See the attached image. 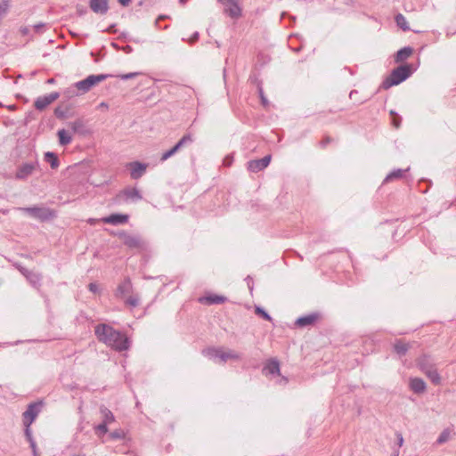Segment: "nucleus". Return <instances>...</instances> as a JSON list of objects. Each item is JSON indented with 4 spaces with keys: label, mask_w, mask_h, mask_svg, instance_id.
<instances>
[{
    "label": "nucleus",
    "mask_w": 456,
    "mask_h": 456,
    "mask_svg": "<svg viewBox=\"0 0 456 456\" xmlns=\"http://www.w3.org/2000/svg\"><path fill=\"white\" fill-rule=\"evenodd\" d=\"M95 335L101 342L115 350H126L129 346L127 338L107 324L97 325Z\"/></svg>",
    "instance_id": "nucleus-1"
},
{
    "label": "nucleus",
    "mask_w": 456,
    "mask_h": 456,
    "mask_svg": "<svg viewBox=\"0 0 456 456\" xmlns=\"http://www.w3.org/2000/svg\"><path fill=\"white\" fill-rule=\"evenodd\" d=\"M203 355L214 360L216 362H226L227 361H237L240 358L239 353L225 349L224 347H208L202 351Z\"/></svg>",
    "instance_id": "nucleus-2"
},
{
    "label": "nucleus",
    "mask_w": 456,
    "mask_h": 456,
    "mask_svg": "<svg viewBox=\"0 0 456 456\" xmlns=\"http://www.w3.org/2000/svg\"><path fill=\"white\" fill-rule=\"evenodd\" d=\"M411 75V70L408 66H399L395 69L389 77H387L382 83L383 89H388L393 86L399 85Z\"/></svg>",
    "instance_id": "nucleus-3"
},
{
    "label": "nucleus",
    "mask_w": 456,
    "mask_h": 456,
    "mask_svg": "<svg viewBox=\"0 0 456 456\" xmlns=\"http://www.w3.org/2000/svg\"><path fill=\"white\" fill-rule=\"evenodd\" d=\"M110 74L90 75L86 78L74 84V87L81 92V94L87 93L93 86L102 82L108 77H112Z\"/></svg>",
    "instance_id": "nucleus-4"
},
{
    "label": "nucleus",
    "mask_w": 456,
    "mask_h": 456,
    "mask_svg": "<svg viewBox=\"0 0 456 456\" xmlns=\"http://www.w3.org/2000/svg\"><path fill=\"white\" fill-rule=\"evenodd\" d=\"M19 210L29 215L30 216H32L36 219L41 220V221L49 220L55 216L54 212L47 208H42V207L20 208Z\"/></svg>",
    "instance_id": "nucleus-5"
},
{
    "label": "nucleus",
    "mask_w": 456,
    "mask_h": 456,
    "mask_svg": "<svg viewBox=\"0 0 456 456\" xmlns=\"http://www.w3.org/2000/svg\"><path fill=\"white\" fill-rule=\"evenodd\" d=\"M118 237L124 245L130 248L141 249L144 246V241L141 239V237L137 235L129 234L123 232L118 233Z\"/></svg>",
    "instance_id": "nucleus-6"
},
{
    "label": "nucleus",
    "mask_w": 456,
    "mask_h": 456,
    "mask_svg": "<svg viewBox=\"0 0 456 456\" xmlns=\"http://www.w3.org/2000/svg\"><path fill=\"white\" fill-rule=\"evenodd\" d=\"M40 409H41V403H30L28 406V409L22 414L23 425L25 427L31 426V424L34 422V420L39 414Z\"/></svg>",
    "instance_id": "nucleus-7"
},
{
    "label": "nucleus",
    "mask_w": 456,
    "mask_h": 456,
    "mask_svg": "<svg viewBox=\"0 0 456 456\" xmlns=\"http://www.w3.org/2000/svg\"><path fill=\"white\" fill-rule=\"evenodd\" d=\"M224 6V12L232 18L240 16L241 10L236 0H218Z\"/></svg>",
    "instance_id": "nucleus-8"
},
{
    "label": "nucleus",
    "mask_w": 456,
    "mask_h": 456,
    "mask_svg": "<svg viewBox=\"0 0 456 456\" xmlns=\"http://www.w3.org/2000/svg\"><path fill=\"white\" fill-rule=\"evenodd\" d=\"M59 93H51L47 95L38 97L35 102V108L38 110H45L48 105L59 98Z\"/></svg>",
    "instance_id": "nucleus-9"
},
{
    "label": "nucleus",
    "mask_w": 456,
    "mask_h": 456,
    "mask_svg": "<svg viewBox=\"0 0 456 456\" xmlns=\"http://www.w3.org/2000/svg\"><path fill=\"white\" fill-rule=\"evenodd\" d=\"M270 161L271 155H266L260 159L250 160L248 163V169L251 172L257 173L267 167V166L270 164Z\"/></svg>",
    "instance_id": "nucleus-10"
},
{
    "label": "nucleus",
    "mask_w": 456,
    "mask_h": 456,
    "mask_svg": "<svg viewBox=\"0 0 456 456\" xmlns=\"http://www.w3.org/2000/svg\"><path fill=\"white\" fill-rule=\"evenodd\" d=\"M130 175L133 179H138L142 176L147 169V164L134 161L129 163Z\"/></svg>",
    "instance_id": "nucleus-11"
},
{
    "label": "nucleus",
    "mask_w": 456,
    "mask_h": 456,
    "mask_svg": "<svg viewBox=\"0 0 456 456\" xmlns=\"http://www.w3.org/2000/svg\"><path fill=\"white\" fill-rule=\"evenodd\" d=\"M409 386L416 394H423L427 389L426 382L420 378H411L409 380Z\"/></svg>",
    "instance_id": "nucleus-12"
},
{
    "label": "nucleus",
    "mask_w": 456,
    "mask_h": 456,
    "mask_svg": "<svg viewBox=\"0 0 456 456\" xmlns=\"http://www.w3.org/2000/svg\"><path fill=\"white\" fill-rule=\"evenodd\" d=\"M35 169V165L31 163H26L20 166L16 172L17 179H26L28 175L32 174Z\"/></svg>",
    "instance_id": "nucleus-13"
},
{
    "label": "nucleus",
    "mask_w": 456,
    "mask_h": 456,
    "mask_svg": "<svg viewBox=\"0 0 456 456\" xmlns=\"http://www.w3.org/2000/svg\"><path fill=\"white\" fill-rule=\"evenodd\" d=\"M132 291L131 281L127 279L121 282L116 291V296L121 298H126Z\"/></svg>",
    "instance_id": "nucleus-14"
},
{
    "label": "nucleus",
    "mask_w": 456,
    "mask_h": 456,
    "mask_svg": "<svg viewBox=\"0 0 456 456\" xmlns=\"http://www.w3.org/2000/svg\"><path fill=\"white\" fill-rule=\"evenodd\" d=\"M90 8L96 13L103 14L108 11L107 0H91Z\"/></svg>",
    "instance_id": "nucleus-15"
},
{
    "label": "nucleus",
    "mask_w": 456,
    "mask_h": 456,
    "mask_svg": "<svg viewBox=\"0 0 456 456\" xmlns=\"http://www.w3.org/2000/svg\"><path fill=\"white\" fill-rule=\"evenodd\" d=\"M127 220L128 216L121 214H113L102 219L103 223L111 224H125Z\"/></svg>",
    "instance_id": "nucleus-16"
},
{
    "label": "nucleus",
    "mask_w": 456,
    "mask_h": 456,
    "mask_svg": "<svg viewBox=\"0 0 456 456\" xmlns=\"http://www.w3.org/2000/svg\"><path fill=\"white\" fill-rule=\"evenodd\" d=\"M424 374L430 379V381L434 385L441 384L442 379H441L440 374L438 373V370H437L436 365H433L428 370L426 368Z\"/></svg>",
    "instance_id": "nucleus-17"
},
{
    "label": "nucleus",
    "mask_w": 456,
    "mask_h": 456,
    "mask_svg": "<svg viewBox=\"0 0 456 456\" xmlns=\"http://www.w3.org/2000/svg\"><path fill=\"white\" fill-rule=\"evenodd\" d=\"M433 365H435V364L431 362L429 356H428V355L424 354V355L419 357L417 360V366L419 368V370L423 373L425 372L426 368L428 370Z\"/></svg>",
    "instance_id": "nucleus-18"
},
{
    "label": "nucleus",
    "mask_w": 456,
    "mask_h": 456,
    "mask_svg": "<svg viewBox=\"0 0 456 456\" xmlns=\"http://www.w3.org/2000/svg\"><path fill=\"white\" fill-rule=\"evenodd\" d=\"M123 195L126 200H131L133 201H137L142 199V196L139 191L135 188H128L123 191Z\"/></svg>",
    "instance_id": "nucleus-19"
},
{
    "label": "nucleus",
    "mask_w": 456,
    "mask_h": 456,
    "mask_svg": "<svg viewBox=\"0 0 456 456\" xmlns=\"http://www.w3.org/2000/svg\"><path fill=\"white\" fill-rule=\"evenodd\" d=\"M317 319L316 314H309L306 316H303L298 318L296 321V324L299 327H305L313 324Z\"/></svg>",
    "instance_id": "nucleus-20"
},
{
    "label": "nucleus",
    "mask_w": 456,
    "mask_h": 456,
    "mask_svg": "<svg viewBox=\"0 0 456 456\" xmlns=\"http://www.w3.org/2000/svg\"><path fill=\"white\" fill-rule=\"evenodd\" d=\"M58 137L61 145H67L72 141L71 134L65 129H61L58 131Z\"/></svg>",
    "instance_id": "nucleus-21"
},
{
    "label": "nucleus",
    "mask_w": 456,
    "mask_h": 456,
    "mask_svg": "<svg viewBox=\"0 0 456 456\" xmlns=\"http://www.w3.org/2000/svg\"><path fill=\"white\" fill-rule=\"evenodd\" d=\"M100 412L102 414L103 423L109 425L115 421V417H114L113 413L109 409H107L105 407H101Z\"/></svg>",
    "instance_id": "nucleus-22"
},
{
    "label": "nucleus",
    "mask_w": 456,
    "mask_h": 456,
    "mask_svg": "<svg viewBox=\"0 0 456 456\" xmlns=\"http://www.w3.org/2000/svg\"><path fill=\"white\" fill-rule=\"evenodd\" d=\"M412 53V49L411 47H404L399 50L395 56V61L401 62L409 58Z\"/></svg>",
    "instance_id": "nucleus-23"
},
{
    "label": "nucleus",
    "mask_w": 456,
    "mask_h": 456,
    "mask_svg": "<svg viewBox=\"0 0 456 456\" xmlns=\"http://www.w3.org/2000/svg\"><path fill=\"white\" fill-rule=\"evenodd\" d=\"M452 436V430L450 428H444L439 435L436 443L438 444H443L448 442Z\"/></svg>",
    "instance_id": "nucleus-24"
},
{
    "label": "nucleus",
    "mask_w": 456,
    "mask_h": 456,
    "mask_svg": "<svg viewBox=\"0 0 456 456\" xmlns=\"http://www.w3.org/2000/svg\"><path fill=\"white\" fill-rule=\"evenodd\" d=\"M409 170V167L406 168V169H396V170H394L392 171L391 173H389L386 179H385V182H390V181H393L395 179H399V178H402L403 176V174L405 172H407Z\"/></svg>",
    "instance_id": "nucleus-25"
},
{
    "label": "nucleus",
    "mask_w": 456,
    "mask_h": 456,
    "mask_svg": "<svg viewBox=\"0 0 456 456\" xmlns=\"http://www.w3.org/2000/svg\"><path fill=\"white\" fill-rule=\"evenodd\" d=\"M395 22H396V25L400 28H402L403 31L410 30L408 21L406 20V18L403 14L399 13L395 16Z\"/></svg>",
    "instance_id": "nucleus-26"
},
{
    "label": "nucleus",
    "mask_w": 456,
    "mask_h": 456,
    "mask_svg": "<svg viewBox=\"0 0 456 456\" xmlns=\"http://www.w3.org/2000/svg\"><path fill=\"white\" fill-rule=\"evenodd\" d=\"M265 370L267 374H279L280 373V365L277 361L270 362L265 368Z\"/></svg>",
    "instance_id": "nucleus-27"
},
{
    "label": "nucleus",
    "mask_w": 456,
    "mask_h": 456,
    "mask_svg": "<svg viewBox=\"0 0 456 456\" xmlns=\"http://www.w3.org/2000/svg\"><path fill=\"white\" fill-rule=\"evenodd\" d=\"M200 301L207 302L208 304H221L225 301V297H224L222 296L214 295V296H208L204 298H201Z\"/></svg>",
    "instance_id": "nucleus-28"
},
{
    "label": "nucleus",
    "mask_w": 456,
    "mask_h": 456,
    "mask_svg": "<svg viewBox=\"0 0 456 456\" xmlns=\"http://www.w3.org/2000/svg\"><path fill=\"white\" fill-rule=\"evenodd\" d=\"M45 159L46 161L50 162L52 168H57L59 166V161L56 155L53 152H46L45 154Z\"/></svg>",
    "instance_id": "nucleus-29"
},
{
    "label": "nucleus",
    "mask_w": 456,
    "mask_h": 456,
    "mask_svg": "<svg viewBox=\"0 0 456 456\" xmlns=\"http://www.w3.org/2000/svg\"><path fill=\"white\" fill-rule=\"evenodd\" d=\"M192 142L191 134H186L181 138V140L174 146L176 151H178L183 146Z\"/></svg>",
    "instance_id": "nucleus-30"
},
{
    "label": "nucleus",
    "mask_w": 456,
    "mask_h": 456,
    "mask_svg": "<svg viewBox=\"0 0 456 456\" xmlns=\"http://www.w3.org/2000/svg\"><path fill=\"white\" fill-rule=\"evenodd\" d=\"M107 426H108V424H105L103 422H102L101 424L95 426V428H94L95 434L99 437H102V436L105 435L108 432Z\"/></svg>",
    "instance_id": "nucleus-31"
},
{
    "label": "nucleus",
    "mask_w": 456,
    "mask_h": 456,
    "mask_svg": "<svg viewBox=\"0 0 456 456\" xmlns=\"http://www.w3.org/2000/svg\"><path fill=\"white\" fill-rule=\"evenodd\" d=\"M408 347V345L402 341H398L395 344V350L399 354H404L407 352Z\"/></svg>",
    "instance_id": "nucleus-32"
},
{
    "label": "nucleus",
    "mask_w": 456,
    "mask_h": 456,
    "mask_svg": "<svg viewBox=\"0 0 456 456\" xmlns=\"http://www.w3.org/2000/svg\"><path fill=\"white\" fill-rule=\"evenodd\" d=\"M28 280L34 285H36L40 281V276L37 273L28 272L25 274Z\"/></svg>",
    "instance_id": "nucleus-33"
},
{
    "label": "nucleus",
    "mask_w": 456,
    "mask_h": 456,
    "mask_svg": "<svg viewBox=\"0 0 456 456\" xmlns=\"http://www.w3.org/2000/svg\"><path fill=\"white\" fill-rule=\"evenodd\" d=\"M9 8V1L8 0H3L0 3V15H1V20L4 17V15L7 12V10Z\"/></svg>",
    "instance_id": "nucleus-34"
},
{
    "label": "nucleus",
    "mask_w": 456,
    "mask_h": 456,
    "mask_svg": "<svg viewBox=\"0 0 456 456\" xmlns=\"http://www.w3.org/2000/svg\"><path fill=\"white\" fill-rule=\"evenodd\" d=\"M126 303L130 306H137L139 304V297L138 296H129L126 297Z\"/></svg>",
    "instance_id": "nucleus-35"
},
{
    "label": "nucleus",
    "mask_w": 456,
    "mask_h": 456,
    "mask_svg": "<svg viewBox=\"0 0 456 456\" xmlns=\"http://www.w3.org/2000/svg\"><path fill=\"white\" fill-rule=\"evenodd\" d=\"M139 75H140V73H138V72H130V73H126V74L118 75L117 77L122 80H128V79L134 78Z\"/></svg>",
    "instance_id": "nucleus-36"
},
{
    "label": "nucleus",
    "mask_w": 456,
    "mask_h": 456,
    "mask_svg": "<svg viewBox=\"0 0 456 456\" xmlns=\"http://www.w3.org/2000/svg\"><path fill=\"white\" fill-rule=\"evenodd\" d=\"M177 151H175V149L173 147L171 148L170 150H168L167 151L164 152L160 158V160L163 162V161H166L167 159H169L170 157H172L174 154H175Z\"/></svg>",
    "instance_id": "nucleus-37"
},
{
    "label": "nucleus",
    "mask_w": 456,
    "mask_h": 456,
    "mask_svg": "<svg viewBox=\"0 0 456 456\" xmlns=\"http://www.w3.org/2000/svg\"><path fill=\"white\" fill-rule=\"evenodd\" d=\"M125 436V433L121 429H117L110 434L111 439H121Z\"/></svg>",
    "instance_id": "nucleus-38"
},
{
    "label": "nucleus",
    "mask_w": 456,
    "mask_h": 456,
    "mask_svg": "<svg viewBox=\"0 0 456 456\" xmlns=\"http://www.w3.org/2000/svg\"><path fill=\"white\" fill-rule=\"evenodd\" d=\"M256 313L259 315H261L264 319L267 320V321H270L271 320V317L270 315L262 308L260 307H256Z\"/></svg>",
    "instance_id": "nucleus-39"
},
{
    "label": "nucleus",
    "mask_w": 456,
    "mask_h": 456,
    "mask_svg": "<svg viewBox=\"0 0 456 456\" xmlns=\"http://www.w3.org/2000/svg\"><path fill=\"white\" fill-rule=\"evenodd\" d=\"M25 436L28 443H30L31 441H35L32 436L30 427H25Z\"/></svg>",
    "instance_id": "nucleus-40"
},
{
    "label": "nucleus",
    "mask_w": 456,
    "mask_h": 456,
    "mask_svg": "<svg viewBox=\"0 0 456 456\" xmlns=\"http://www.w3.org/2000/svg\"><path fill=\"white\" fill-rule=\"evenodd\" d=\"M30 448L32 449L33 456H38V452L35 441L29 443Z\"/></svg>",
    "instance_id": "nucleus-41"
},
{
    "label": "nucleus",
    "mask_w": 456,
    "mask_h": 456,
    "mask_svg": "<svg viewBox=\"0 0 456 456\" xmlns=\"http://www.w3.org/2000/svg\"><path fill=\"white\" fill-rule=\"evenodd\" d=\"M89 289L93 293H96V292H98V285L96 283H90L89 284Z\"/></svg>",
    "instance_id": "nucleus-42"
},
{
    "label": "nucleus",
    "mask_w": 456,
    "mask_h": 456,
    "mask_svg": "<svg viewBox=\"0 0 456 456\" xmlns=\"http://www.w3.org/2000/svg\"><path fill=\"white\" fill-rule=\"evenodd\" d=\"M45 27L44 23H38L34 26V29L36 32H40L41 29Z\"/></svg>",
    "instance_id": "nucleus-43"
},
{
    "label": "nucleus",
    "mask_w": 456,
    "mask_h": 456,
    "mask_svg": "<svg viewBox=\"0 0 456 456\" xmlns=\"http://www.w3.org/2000/svg\"><path fill=\"white\" fill-rule=\"evenodd\" d=\"M396 436H397V440H398L397 444L401 447L403 444V437L402 434H400V433L397 434Z\"/></svg>",
    "instance_id": "nucleus-44"
},
{
    "label": "nucleus",
    "mask_w": 456,
    "mask_h": 456,
    "mask_svg": "<svg viewBox=\"0 0 456 456\" xmlns=\"http://www.w3.org/2000/svg\"><path fill=\"white\" fill-rule=\"evenodd\" d=\"M198 37H199V34H198V32H196V33H194V34H193V36L190 38V42H191V43H193V42L197 41V40H198Z\"/></svg>",
    "instance_id": "nucleus-45"
},
{
    "label": "nucleus",
    "mask_w": 456,
    "mask_h": 456,
    "mask_svg": "<svg viewBox=\"0 0 456 456\" xmlns=\"http://www.w3.org/2000/svg\"><path fill=\"white\" fill-rule=\"evenodd\" d=\"M393 124H394V126H395L396 128H398V127L400 126V120H399V118H394V119H393Z\"/></svg>",
    "instance_id": "nucleus-46"
},
{
    "label": "nucleus",
    "mask_w": 456,
    "mask_h": 456,
    "mask_svg": "<svg viewBox=\"0 0 456 456\" xmlns=\"http://www.w3.org/2000/svg\"><path fill=\"white\" fill-rule=\"evenodd\" d=\"M259 94H260V97H261V100H262V102L264 105H266V99L265 98V96L263 95V92L262 90L260 89L259 91Z\"/></svg>",
    "instance_id": "nucleus-47"
},
{
    "label": "nucleus",
    "mask_w": 456,
    "mask_h": 456,
    "mask_svg": "<svg viewBox=\"0 0 456 456\" xmlns=\"http://www.w3.org/2000/svg\"><path fill=\"white\" fill-rule=\"evenodd\" d=\"M118 2L124 5V6H126L128 5V4L131 2V0H118Z\"/></svg>",
    "instance_id": "nucleus-48"
},
{
    "label": "nucleus",
    "mask_w": 456,
    "mask_h": 456,
    "mask_svg": "<svg viewBox=\"0 0 456 456\" xmlns=\"http://www.w3.org/2000/svg\"><path fill=\"white\" fill-rule=\"evenodd\" d=\"M28 28H23L21 29V33L24 34V35L28 34Z\"/></svg>",
    "instance_id": "nucleus-49"
},
{
    "label": "nucleus",
    "mask_w": 456,
    "mask_h": 456,
    "mask_svg": "<svg viewBox=\"0 0 456 456\" xmlns=\"http://www.w3.org/2000/svg\"><path fill=\"white\" fill-rule=\"evenodd\" d=\"M100 106H101L102 108H104V107H105V108H107V107H108V105H107L106 103H104V102H102V103L100 104Z\"/></svg>",
    "instance_id": "nucleus-50"
},
{
    "label": "nucleus",
    "mask_w": 456,
    "mask_h": 456,
    "mask_svg": "<svg viewBox=\"0 0 456 456\" xmlns=\"http://www.w3.org/2000/svg\"><path fill=\"white\" fill-rule=\"evenodd\" d=\"M187 1H188V0H179V3H180L181 4H184Z\"/></svg>",
    "instance_id": "nucleus-51"
},
{
    "label": "nucleus",
    "mask_w": 456,
    "mask_h": 456,
    "mask_svg": "<svg viewBox=\"0 0 456 456\" xmlns=\"http://www.w3.org/2000/svg\"><path fill=\"white\" fill-rule=\"evenodd\" d=\"M47 82H48L49 84H53V83L54 82V80H53V78H50V79H48V81H47Z\"/></svg>",
    "instance_id": "nucleus-52"
},
{
    "label": "nucleus",
    "mask_w": 456,
    "mask_h": 456,
    "mask_svg": "<svg viewBox=\"0 0 456 456\" xmlns=\"http://www.w3.org/2000/svg\"><path fill=\"white\" fill-rule=\"evenodd\" d=\"M393 456H398V452L395 453Z\"/></svg>",
    "instance_id": "nucleus-53"
}]
</instances>
